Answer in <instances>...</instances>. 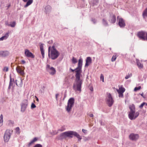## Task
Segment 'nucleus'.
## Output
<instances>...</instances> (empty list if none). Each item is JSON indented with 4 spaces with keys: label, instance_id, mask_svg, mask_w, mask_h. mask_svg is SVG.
<instances>
[{
    "label": "nucleus",
    "instance_id": "ddd939ff",
    "mask_svg": "<svg viewBox=\"0 0 147 147\" xmlns=\"http://www.w3.org/2000/svg\"><path fill=\"white\" fill-rule=\"evenodd\" d=\"M109 21L111 23H115L116 21V17L115 15L113 14L111 15Z\"/></svg>",
    "mask_w": 147,
    "mask_h": 147
},
{
    "label": "nucleus",
    "instance_id": "f257e3e1",
    "mask_svg": "<svg viewBox=\"0 0 147 147\" xmlns=\"http://www.w3.org/2000/svg\"><path fill=\"white\" fill-rule=\"evenodd\" d=\"M82 60L81 59L79 60L78 66L75 69V72L76 73L75 75L76 77V83L74 84L73 88L76 91L80 92L81 91V88L83 80L80 78L82 76Z\"/></svg>",
    "mask_w": 147,
    "mask_h": 147
},
{
    "label": "nucleus",
    "instance_id": "a211bd4d",
    "mask_svg": "<svg viewBox=\"0 0 147 147\" xmlns=\"http://www.w3.org/2000/svg\"><path fill=\"white\" fill-rule=\"evenodd\" d=\"M9 54L7 51H0V57H6Z\"/></svg>",
    "mask_w": 147,
    "mask_h": 147
},
{
    "label": "nucleus",
    "instance_id": "2eb2a0df",
    "mask_svg": "<svg viewBox=\"0 0 147 147\" xmlns=\"http://www.w3.org/2000/svg\"><path fill=\"white\" fill-rule=\"evenodd\" d=\"M16 70L17 72L20 74L22 76H23L24 74V71L21 68H20V66H18V67H17L16 68Z\"/></svg>",
    "mask_w": 147,
    "mask_h": 147
},
{
    "label": "nucleus",
    "instance_id": "a878e982",
    "mask_svg": "<svg viewBox=\"0 0 147 147\" xmlns=\"http://www.w3.org/2000/svg\"><path fill=\"white\" fill-rule=\"evenodd\" d=\"M142 15L144 18L147 17V8H146L143 11Z\"/></svg>",
    "mask_w": 147,
    "mask_h": 147
},
{
    "label": "nucleus",
    "instance_id": "864d4df0",
    "mask_svg": "<svg viewBox=\"0 0 147 147\" xmlns=\"http://www.w3.org/2000/svg\"><path fill=\"white\" fill-rule=\"evenodd\" d=\"M0 118L3 119V116L2 115H1Z\"/></svg>",
    "mask_w": 147,
    "mask_h": 147
},
{
    "label": "nucleus",
    "instance_id": "c9c22d12",
    "mask_svg": "<svg viewBox=\"0 0 147 147\" xmlns=\"http://www.w3.org/2000/svg\"><path fill=\"white\" fill-rule=\"evenodd\" d=\"M9 34V32H7L5 34V35L4 36L5 37V38H6V39H7L8 37Z\"/></svg>",
    "mask_w": 147,
    "mask_h": 147
},
{
    "label": "nucleus",
    "instance_id": "c03bdc74",
    "mask_svg": "<svg viewBox=\"0 0 147 147\" xmlns=\"http://www.w3.org/2000/svg\"><path fill=\"white\" fill-rule=\"evenodd\" d=\"M82 131L84 133L86 134L87 133V131L84 129H82Z\"/></svg>",
    "mask_w": 147,
    "mask_h": 147
},
{
    "label": "nucleus",
    "instance_id": "f704fd0d",
    "mask_svg": "<svg viewBox=\"0 0 147 147\" xmlns=\"http://www.w3.org/2000/svg\"><path fill=\"white\" fill-rule=\"evenodd\" d=\"M8 70V68L7 67H5L3 69V70L5 71H7Z\"/></svg>",
    "mask_w": 147,
    "mask_h": 147
},
{
    "label": "nucleus",
    "instance_id": "39448f33",
    "mask_svg": "<svg viewBox=\"0 0 147 147\" xmlns=\"http://www.w3.org/2000/svg\"><path fill=\"white\" fill-rule=\"evenodd\" d=\"M106 101V103L109 107H111L112 106L114 102V100L110 93L107 94Z\"/></svg>",
    "mask_w": 147,
    "mask_h": 147
},
{
    "label": "nucleus",
    "instance_id": "2f4dec72",
    "mask_svg": "<svg viewBox=\"0 0 147 147\" xmlns=\"http://www.w3.org/2000/svg\"><path fill=\"white\" fill-rule=\"evenodd\" d=\"M141 88V87L140 86H139L138 87H136L134 89V91H136L137 90H140Z\"/></svg>",
    "mask_w": 147,
    "mask_h": 147
},
{
    "label": "nucleus",
    "instance_id": "dca6fc26",
    "mask_svg": "<svg viewBox=\"0 0 147 147\" xmlns=\"http://www.w3.org/2000/svg\"><path fill=\"white\" fill-rule=\"evenodd\" d=\"M66 138L65 132L62 133L57 137V138L58 140H62Z\"/></svg>",
    "mask_w": 147,
    "mask_h": 147
},
{
    "label": "nucleus",
    "instance_id": "6e6d98bb",
    "mask_svg": "<svg viewBox=\"0 0 147 147\" xmlns=\"http://www.w3.org/2000/svg\"><path fill=\"white\" fill-rule=\"evenodd\" d=\"M24 2H26L28 0H22Z\"/></svg>",
    "mask_w": 147,
    "mask_h": 147
},
{
    "label": "nucleus",
    "instance_id": "f3484780",
    "mask_svg": "<svg viewBox=\"0 0 147 147\" xmlns=\"http://www.w3.org/2000/svg\"><path fill=\"white\" fill-rule=\"evenodd\" d=\"M92 59L90 57H87L86 59V63L85 65V67H88L89 64L90 63L92 62Z\"/></svg>",
    "mask_w": 147,
    "mask_h": 147
},
{
    "label": "nucleus",
    "instance_id": "338daca9",
    "mask_svg": "<svg viewBox=\"0 0 147 147\" xmlns=\"http://www.w3.org/2000/svg\"><path fill=\"white\" fill-rule=\"evenodd\" d=\"M65 97V96L64 97V98H63V99H64V98Z\"/></svg>",
    "mask_w": 147,
    "mask_h": 147
},
{
    "label": "nucleus",
    "instance_id": "6e6552de",
    "mask_svg": "<svg viewBox=\"0 0 147 147\" xmlns=\"http://www.w3.org/2000/svg\"><path fill=\"white\" fill-rule=\"evenodd\" d=\"M28 104V101L27 100H24L21 105V111L22 112H24L27 107Z\"/></svg>",
    "mask_w": 147,
    "mask_h": 147
},
{
    "label": "nucleus",
    "instance_id": "20e7f679",
    "mask_svg": "<svg viewBox=\"0 0 147 147\" xmlns=\"http://www.w3.org/2000/svg\"><path fill=\"white\" fill-rule=\"evenodd\" d=\"M75 100L73 98H70L68 100L67 105L65 107V109L68 113H70L73 107Z\"/></svg>",
    "mask_w": 147,
    "mask_h": 147
},
{
    "label": "nucleus",
    "instance_id": "393cba45",
    "mask_svg": "<svg viewBox=\"0 0 147 147\" xmlns=\"http://www.w3.org/2000/svg\"><path fill=\"white\" fill-rule=\"evenodd\" d=\"M125 89L123 88H120L119 90H117V91L118 93H123L125 91Z\"/></svg>",
    "mask_w": 147,
    "mask_h": 147
},
{
    "label": "nucleus",
    "instance_id": "aec40b11",
    "mask_svg": "<svg viewBox=\"0 0 147 147\" xmlns=\"http://www.w3.org/2000/svg\"><path fill=\"white\" fill-rule=\"evenodd\" d=\"M136 63L139 69H142L143 68V64L141 63L139 61L138 59H136Z\"/></svg>",
    "mask_w": 147,
    "mask_h": 147
},
{
    "label": "nucleus",
    "instance_id": "69168bd1",
    "mask_svg": "<svg viewBox=\"0 0 147 147\" xmlns=\"http://www.w3.org/2000/svg\"><path fill=\"white\" fill-rule=\"evenodd\" d=\"M43 88L44 89V88H45V86H43Z\"/></svg>",
    "mask_w": 147,
    "mask_h": 147
},
{
    "label": "nucleus",
    "instance_id": "a18cd8bd",
    "mask_svg": "<svg viewBox=\"0 0 147 147\" xmlns=\"http://www.w3.org/2000/svg\"><path fill=\"white\" fill-rule=\"evenodd\" d=\"M59 95V94H56L55 98H56V100H58L57 97H58V96Z\"/></svg>",
    "mask_w": 147,
    "mask_h": 147
},
{
    "label": "nucleus",
    "instance_id": "bb28decb",
    "mask_svg": "<svg viewBox=\"0 0 147 147\" xmlns=\"http://www.w3.org/2000/svg\"><path fill=\"white\" fill-rule=\"evenodd\" d=\"M9 77L10 80L9 82V85L8 87L9 88V89H10L11 88L10 87L12 85L13 83L12 82V79L11 77V76L10 75Z\"/></svg>",
    "mask_w": 147,
    "mask_h": 147
},
{
    "label": "nucleus",
    "instance_id": "de8ad7c7",
    "mask_svg": "<svg viewBox=\"0 0 147 147\" xmlns=\"http://www.w3.org/2000/svg\"><path fill=\"white\" fill-rule=\"evenodd\" d=\"M70 69L73 72H74V71H75V69H73L71 68H70Z\"/></svg>",
    "mask_w": 147,
    "mask_h": 147
},
{
    "label": "nucleus",
    "instance_id": "8fccbe9b",
    "mask_svg": "<svg viewBox=\"0 0 147 147\" xmlns=\"http://www.w3.org/2000/svg\"><path fill=\"white\" fill-rule=\"evenodd\" d=\"M89 116L91 117H93V115L92 114H91L89 115Z\"/></svg>",
    "mask_w": 147,
    "mask_h": 147
},
{
    "label": "nucleus",
    "instance_id": "473e14b6",
    "mask_svg": "<svg viewBox=\"0 0 147 147\" xmlns=\"http://www.w3.org/2000/svg\"><path fill=\"white\" fill-rule=\"evenodd\" d=\"M116 59V55L113 56L112 58L111 61H115Z\"/></svg>",
    "mask_w": 147,
    "mask_h": 147
},
{
    "label": "nucleus",
    "instance_id": "9d476101",
    "mask_svg": "<svg viewBox=\"0 0 147 147\" xmlns=\"http://www.w3.org/2000/svg\"><path fill=\"white\" fill-rule=\"evenodd\" d=\"M117 20H118V25L121 28H123L125 26V24L124 20L122 18H120L118 16L117 18Z\"/></svg>",
    "mask_w": 147,
    "mask_h": 147
},
{
    "label": "nucleus",
    "instance_id": "9b49d317",
    "mask_svg": "<svg viewBox=\"0 0 147 147\" xmlns=\"http://www.w3.org/2000/svg\"><path fill=\"white\" fill-rule=\"evenodd\" d=\"M130 139L133 141H136L138 140L139 136L138 134L131 133L129 135Z\"/></svg>",
    "mask_w": 147,
    "mask_h": 147
},
{
    "label": "nucleus",
    "instance_id": "e433bc0d",
    "mask_svg": "<svg viewBox=\"0 0 147 147\" xmlns=\"http://www.w3.org/2000/svg\"><path fill=\"white\" fill-rule=\"evenodd\" d=\"M36 107V106L33 103H32L31 105V109H34Z\"/></svg>",
    "mask_w": 147,
    "mask_h": 147
},
{
    "label": "nucleus",
    "instance_id": "7c9ffc66",
    "mask_svg": "<svg viewBox=\"0 0 147 147\" xmlns=\"http://www.w3.org/2000/svg\"><path fill=\"white\" fill-rule=\"evenodd\" d=\"M102 23L105 26H107L108 25V24L106 20L104 19L102 20Z\"/></svg>",
    "mask_w": 147,
    "mask_h": 147
},
{
    "label": "nucleus",
    "instance_id": "ea45409f",
    "mask_svg": "<svg viewBox=\"0 0 147 147\" xmlns=\"http://www.w3.org/2000/svg\"><path fill=\"white\" fill-rule=\"evenodd\" d=\"M3 122V119L0 118V126H1Z\"/></svg>",
    "mask_w": 147,
    "mask_h": 147
},
{
    "label": "nucleus",
    "instance_id": "0eeeda50",
    "mask_svg": "<svg viewBox=\"0 0 147 147\" xmlns=\"http://www.w3.org/2000/svg\"><path fill=\"white\" fill-rule=\"evenodd\" d=\"M138 36L143 40H147V32L142 31L138 33Z\"/></svg>",
    "mask_w": 147,
    "mask_h": 147
},
{
    "label": "nucleus",
    "instance_id": "79ce46f5",
    "mask_svg": "<svg viewBox=\"0 0 147 147\" xmlns=\"http://www.w3.org/2000/svg\"><path fill=\"white\" fill-rule=\"evenodd\" d=\"M119 94V97H123V93H118Z\"/></svg>",
    "mask_w": 147,
    "mask_h": 147
},
{
    "label": "nucleus",
    "instance_id": "6ab92c4d",
    "mask_svg": "<svg viewBox=\"0 0 147 147\" xmlns=\"http://www.w3.org/2000/svg\"><path fill=\"white\" fill-rule=\"evenodd\" d=\"M43 44H41L40 45V51L41 52V53L42 57V58H44L45 54H44V51L43 49Z\"/></svg>",
    "mask_w": 147,
    "mask_h": 147
},
{
    "label": "nucleus",
    "instance_id": "f03ea898",
    "mask_svg": "<svg viewBox=\"0 0 147 147\" xmlns=\"http://www.w3.org/2000/svg\"><path fill=\"white\" fill-rule=\"evenodd\" d=\"M129 108L130 111L129 112V118L131 120L135 119L139 115V112H137L135 113V105L133 104L130 105Z\"/></svg>",
    "mask_w": 147,
    "mask_h": 147
},
{
    "label": "nucleus",
    "instance_id": "c85d7f7f",
    "mask_svg": "<svg viewBox=\"0 0 147 147\" xmlns=\"http://www.w3.org/2000/svg\"><path fill=\"white\" fill-rule=\"evenodd\" d=\"M72 62L74 64H75L77 63V59L74 57H73L72 59Z\"/></svg>",
    "mask_w": 147,
    "mask_h": 147
},
{
    "label": "nucleus",
    "instance_id": "13d9d810",
    "mask_svg": "<svg viewBox=\"0 0 147 147\" xmlns=\"http://www.w3.org/2000/svg\"><path fill=\"white\" fill-rule=\"evenodd\" d=\"M10 6V5H9L8 6H7V7H8V8H9Z\"/></svg>",
    "mask_w": 147,
    "mask_h": 147
},
{
    "label": "nucleus",
    "instance_id": "052dcab7",
    "mask_svg": "<svg viewBox=\"0 0 147 147\" xmlns=\"http://www.w3.org/2000/svg\"><path fill=\"white\" fill-rule=\"evenodd\" d=\"M20 82L21 83H22V80L20 79Z\"/></svg>",
    "mask_w": 147,
    "mask_h": 147
},
{
    "label": "nucleus",
    "instance_id": "f8f14e48",
    "mask_svg": "<svg viewBox=\"0 0 147 147\" xmlns=\"http://www.w3.org/2000/svg\"><path fill=\"white\" fill-rule=\"evenodd\" d=\"M24 54L26 57L32 58L34 57V55L28 49H26L25 50Z\"/></svg>",
    "mask_w": 147,
    "mask_h": 147
},
{
    "label": "nucleus",
    "instance_id": "4c0bfd02",
    "mask_svg": "<svg viewBox=\"0 0 147 147\" xmlns=\"http://www.w3.org/2000/svg\"><path fill=\"white\" fill-rule=\"evenodd\" d=\"M100 78L101 80H102L103 82H104V78L103 75L102 74L101 75L100 77Z\"/></svg>",
    "mask_w": 147,
    "mask_h": 147
},
{
    "label": "nucleus",
    "instance_id": "7ed1b4c3",
    "mask_svg": "<svg viewBox=\"0 0 147 147\" xmlns=\"http://www.w3.org/2000/svg\"><path fill=\"white\" fill-rule=\"evenodd\" d=\"M51 47L49 48V56L53 60L57 59L60 55L59 52L55 48L54 46H53L52 49H50Z\"/></svg>",
    "mask_w": 147,
    "mask_h": 147
},
{
    "label": "nucleus",
    "instance_id": "3c124183",
    "mask_svg": "<svg viewBox=\"0 0 147 147\" xmlns=\"http://www.w3.org/2000/svg\"><path fill=\"white\" fill-rule=\"evenodd\" d=\"M35 97L36 98V100L37 101H38L39 100L37 98V97L36 96H35Z\"/></svg>",
    "mask_w": 147,
    "mask_h": 147
},
{
    "label": "nucleus",
    "instance_id": "5fc2aeb1",
    "mask_svg": "<svg viewBox=\"0 0 147 147\" xmlns=\"http://www.w3.org/2000/svg\"><path fill=\"white\" fill-rule=\"evenodd\" d=\"M57 134V132H56V133H52L51 134L53 135H55V134Z\"/></svg>",
    "mask_w": 147,
    "mask_h": 147
},
{
    "label": "nucleus",
    "instance_id": "4d7b16f0",
    "mask_svg": "<svg viewBox=\"0 0 147 147\" xmlns=\"http://www.w3.org/2000/svg\"><path fill=\"white\" fill-rule=\"evenodd\" d=\"M12 82H13V83L14 82V80L13 79H12Z\"/></svg>",
    "mask_w": 147,
    "mask_h": 147
},
{
    "label": "nucleus",
    "instance_id": "0e129e2a",
    "mask_svg": "<svg viewBox=\"0 0 147 147\" xmlns=\"http://www.w3.org/2000/svg\"><path fill=\"white\" fill-rule=\"evenodd\" d=\"M9 122H12V121H11V120H9Z\"/></svg>",
    "mask_w": 147,
    "mask_h": 147
},
{
    "label": "nucleus",
    "instance_id": "423d86ee",
    "mask_svg": "<svg viewBox=\"0 0 147 147\" xmlns=\"http://www.w3.org/2000/svg\"><path fill=\"white\" fill-rule=\"evenodd\" d=\"M12 133V131L9 130H6L4 137V139L5 142H7L9 141Z\"/></svg>",
    "mask_w": 147,
    "mask_h": 147
},
{
    "label": "nucleus",
    "instance_id": "bf43d9fd",
    "mask_svg": "<svg viewBox=\"0 0 147 147\" xmlns=\"http://www.w3.org/2000/svg\"><path fill=\"white\" fill-rule=\"evenodd\" d=\"M90 90H91V91H93V88H91V89L90 88Z\"/></svg>",
    "mask_w": 147,
    "mask_h": 147
},
{
    "label": "nucleus",
    "instance_id": "37998d69",
    "mask_svg": "<svg viewBox=\"0 0 147 147\" xmlns=\"http://www.w3.org/2000/svg\"><path fill=\"white\" fill-rule=\"evenodd\" d=\"M91 20L94 23H95L96 22V20L95 19L93 18Z\"/></svg>",
    "mask_w": 147,
    "mask_h": 147
},
{
    "label": "nucleus",
    "instance_id": "603ef678",
    "mask_svg": "<svg viewBox=\"0 0 147 147\" xmlns=\"http://www.w3.org/2000/svg\"><path fill=\"white\" fill-rule=\"evenodd\" d=\"M140 95L143 97L144 98V97L143 96V93H142L141 94H140Z\"/></svg>",
    "mask_w": 147,
    "mask_h": 147
},
{
    "label": "nucleus",
    "instance_id": "49530a36",
    "mask_svg": "<svg viewBox=\"0 0 147 147\" xmlns=\"http://www.w3.org/2000/svg\"><path fill=\"white\" fill-rule=\"evenodd\" d=\"M16 130L17 131H19L20 130V129L19 127H17L16 128Z\"/></svg>",
    "mask_w": 147,
    "mask_h": 147
},
{
    "label": "nucleus",
    "instance_id": "b1692460",
    "mask_svg": "<svg viewBox=\"0 0 147 147\" xmlns=\"http://www.w3.org/2000/svg\"><path fill=\"white\" fill-rule=\"evenodd\" d=\"M74 136L77 137L78 138V140H80L82 138L80 135L76 132L74 131Z\"/></svg>",
    "mask_w": 147,
    "mask_h": 147
},
{
    "label": "nucleus",
    "instance_id": "a19ab883",
    "mask_svg": "<svg viewBox=\"0 0 147 147\" xmlns=\"http://www.w3.org/2000/svg\"><path fill=\"white\" fill-rule=\"evenodd\" d=\"M5 39H6L5 38V37L4 36L0 38V41L3 40H4Z\"/></svg>",
    "mask_w": 147,
    "mask_h": 147
},
{
    "label": "nucleus",
    "instance_id": "5701e85b",
    "mask_svg": "<svg viewBox=\"0 0 147 147\" xmlns=\"http://www.w3.org/2000/svg\"><path fill=\"white\" fill-rule=\"evenodd\" d=\"M33 0H28L27 1V2L26 5L24 6L25 7H26L30 4H31L33 2Z\"/></svg>",
    "mask_w": 147,
    "mask_h": 147
},
{
    "label": "nucleus",
    "instance_id": "412c9836",
    "mask_svg": "<svg viewBox=\"0 0 147 147\" xmlns=\"http://www.w3.org/2000/svg\"><path fill=\"white\" fill-rule=\"evenodd\" d=\"M51 7L48 5L46 6L45 7V11L46 12V13H49L51 10Z\"/></svg>",
    "mask_w": 147,
    "mask_h": 147
},
{
    "label": "nucleus",
    "instance_id": "cd10ccee",
    "mask_svg": "<svg viewBox=\"0 0 147 147\" xmlns=\"http://www.w3.org/2000/svg\"><path fill=\"white\" fill-rule=\"evenodd\" d=\"M16 25V23L15 22H13L11 23L10 24H8L9 26H10L12 27H14Z\"/></svg>",
    "mask_w": 147,
    "mask_h": 147
},
{
    "label": "nucleus",
    "instance_id": "72a5a7b5",
    "mask_svg": "<svg viewBox=\"0 0 147 147\" xmlns=\"http://www.w3.org/2000/svg\"><path fill=\"white\" fill-rule=\"evenodd\" d=\"M33 147H42V146L40 144H37L35 145Z\"/></svg>",
    "mask_w": 147,
    "mask_h": 147
},
{
    "label": "nucleus",
    "instance_id": "4be33fe9",
    "mask_svg": "<svg viewBox=\"0 0 147 147\" xmlns=\"http://www.w3.org/2000/svg\"><path fill=\"white\" fill-rule=\"evenodd\" d=\"M38 138L37 137L34 138L33 139L31 140L28 144L29 146H30L32 144H33L34 142L37 141L38 140Z\"/></svg>",
    "mask_w": 147,
    "mask_h": 147
},
{
    "label": "nucleus",
    "instance_id": "680f3d73",
    "mask_svg": "<svg viewBox=\"0 0 147 147\" xmlns=\"http://www.w3.org/2000/svg\"><path fill=\"white\" fill-rule=\"evenodd\" d=\"M16 81H17V80H16V85H17V82H16Z\"/></svg>",
    "mask_w": 147,
    "mask_h": 147
},
{
    "label": "nucleus",
    "instance_id": "1a4fd4ad",
    "mask_svg": "<svg viewBox=\"0 0 147 147\" xmlns=\"http://www.w3.org/2000/svg\"><path fill=\"white\" fill-rule=\"evenodd\" d=\"M46 68L47 70L51 75H53L56 73V71L55 68L52 67H51L49 65H47Z\"/></svg>",
    "mask_w": 147,
    "mask_h": 147
},
{
    "label": "nucleus",
    "instance_id": "774afa93",
    "mask_svg": "<svg viewBox=\"0 0 147 147\" xmlns=\"http://www.w3.org/2000/svg\"><path fill=\"white\" fill-rule=\"evenodd\" d=\"M146 105H147V104H146Z\"/></svg>",
    "mask_w": 147,
    "mask_h": 147
},
{
    "label": "nucleus",
    "instance_id": "4468645a",
    "mask_svg": "<svg viewBox=\"0 0 147 147\" xmlns=\"http://www.w3.org/2000/svg\"><path fill=\"white\" fill-rule=\"evenodd\" d=\"M66 137L72 138L74 136V131H69L65 132Z\"/></svg>",
    "mask_w": 147,
    "mask_h": 147
},
{
    "label": "nucleus",
    "instance_id": "c756f323",
    "mask_svg": "<svg viewBox=\"0 0 147 147\" xmlns=\"http://www.w3.org/2000/svg\"><path fill=\"white\" fill-rule=\"evenodd\" d=\"M132 76V74L131 73H130V74H128L125 77V79H128L129 78H130Z\"/></svg>",
    "mask_w": 147,
    "mask_h": 147
},
{
    "label": "nucleus",
    "instance_id": "09e8293b",
    "mask_svg": "<svg viewBox=\"0 0 147 147\" xmlns=\"http://www.w3.org/2000/svg\"><path fill=\"white\" fill-rule=\"evenodd\" d=\"M21 62L23 64H24L26 63L25 61L24 60H22Z\"/></svg>",
    "mask_w": 147,
    "mask_h": 147
},
{
    "label": "nucleus",
    "instance_id": "58836bf2",
    "mask_svg": "<svg viewBox=\"0 0 147 147\" xmlns=\"http://www.w3.org/2000/svg\"><path fill=\"white\" fill-rule=\"evenodd\" d=\"M145 103L144 102L142 103L141 105L139 106V107L140 108H142L143 107L144 105L145 104Z\"/></svg>",
    "mask_w": 147,
    "mask_h": 147
},
{
    "label": "nucleus",
    "instance_id": "e2e57ef3",
    "mask_svg": "<svg viewBox=\"0 0 147 147\" xmlns=\"http://www.w3.org/2000/svg\"><path fill=\"white\" fill-rule=\"evenodd\" d=\"M74 147H77L76 145H74Z\"/></svg>",
    "mask_w": 147,
    "mask_h": 147
}]
</instances>
